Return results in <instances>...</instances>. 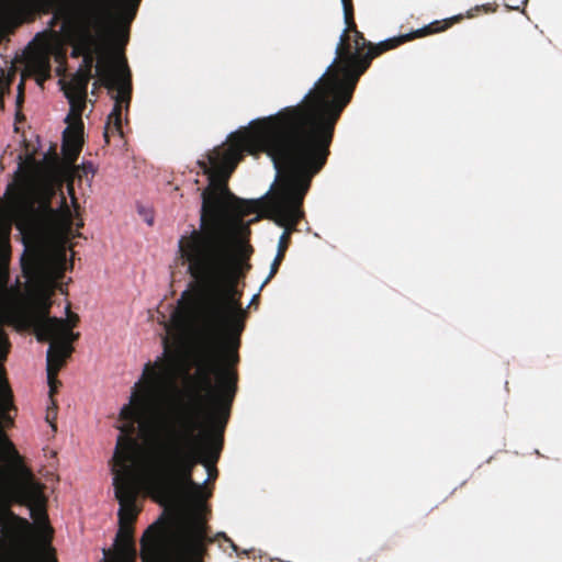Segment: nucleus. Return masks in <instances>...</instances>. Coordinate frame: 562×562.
Listing matches in <instances>:
<instances>
[{
  "instance_id": "9",
  "label": "nucleus",
  "mask_w": 562,
  "mask_h": 562,
  "mask_svg": "<svg viewBox=\"0 0 562 562\" xmlns=\"http://www.w3.org/2000/svg\"><path fill=\"white\" fill-rule=\"evenodd\" d=\"M213 541L206 522L194 518L170 536L165 550V562H204L207 546Z\"/></svg>"
},
{
  "instance_id": "20",
  "label": "nucleus",
  "mask_w": 562,
  "mask_h": 562,
  "mask_svg": "<svg viewBox=\"0 0 562 562\" xmlns=\"http://www.w3.org/2000/svg\"><path fill=\"white\" fill-rule=\"evenodd\" d=\"M38 211H41L45 215H52L54 213V210H53V207L50 205V196L49 195L43 196L41 199ZM27 212L31 215H35L36 214L37 210L35 209L34 202H30L27 204Z\"/></svg>"
},
{
  "instance_id": "27",
  "label": "nucleus",
  "mask_w": 562,
  "mask_h": 562,
  "mask_svg": "<svg viewBox=\"0 0 562 562\" xmlns=\"http://www.w3.org/2000/svg\"><path fill=\"white\" fill-rule=\"evenodd\" d=\"M67 191H68V194L71 198V203H72L74 207L77 209L78 207V202H77V198L75 195V189H74L72 182H69L67 184Z\"/></svg>"
},
{
  "instance_id": "6",
  "label": "nucleus",
  "mask_w": 562,
  "mask_h": 562,
  "mask_svg": "<svg viewBox=\"0 0 562 562\" xmlns=\"http://www.w3.org/2000/svg\"><path fill=\"white\" fill-rule=\"evenodd\" d=\"M135 0L134 2H136ZM117 0H77L71 9H61L57 14L67 23L77 26L81 33L80 42L71 52L72 57L85 56L95 37L110 40L125 45L130 36V26L136 16V4L127 10L115 8Z\"/></svg>"
},
{
  "instance_id": "33",
  "label": "nucleus",
  "mask_w": 562,
  "mask_h": 562,
  "mask_svg": "<svg viewBox=\"0 0 562 562\" xmlns=\"http://www.w3.org/2000/svg\"><path fill=\"white\" fill-rule=\"evenodd\" d=\"M258 300H259V295H258V294L254 295V297L251 299L250 304H255V303H257V302H258Z\"/></svg>"
},
{
  "instance_id": "32",
  "label": "nucleus",
  "mask_w": 562,
  "mask_h": 562,
  "mask_svg": "<svg viewBox=\"0 0 562 562\" xmlns=\"http://www.w3.org/2000/svg\"><path fill=\"white\" fill-rule=\"evenodd\" d=\"M60 204H61V207L68 209L67 202H66V198H65V195L63 193H61V196H60Z\"/></svg>"
},
{
  "instance_id": "11",
  "label": "nucleus",
  "mask_w": 562,
  "mask_h": 562,
  "mask_svg": "<svg viewBox=\"0 0 562 562\" xmlns=\"http://www.w3.org/2000/svg\"><path fill=\"white\" fill-rule=\"evenodd\" d=\"M23 274L27 279H38L44 276L48 267V256L41 245L26 246L21 258Z\"/></svg>"
},
{
  "instance_id": "31",
  "label": "nucleus",
  "mask_w": 562,
  "mask_h": 562,
  "mask_svg": "<svg viewBox=\"0 0 562 562\" xmlns=\"http://www.w3.org/2000/svg\"><path fill=\"white\" fill-rule=\"evenodd\" d=\"M82 169H83V171H85V173H86V175H87L88 172H91V173H93V172H94L92 164H87V165H86V164H83V165H82Z\"/></svg>"
},
{
  "instance_id": "13",
  "label": "nucleus",
  "mask_w": 562,
  "mask_h": 562,
  "mask_svg": "<svg viewBox=\"0 0 562 562\" xmlns=\"http://www.w3.org/2000/svg\"><path fill=\"white\" fill-rule=\"evenodd\" d=\"M52 302L49 299V294H41L33 303L31 311L27 314L29 325L32 327L36 339L42 337V331L44 333V325L53 321L55 317L49 316Z\"/></svg>"
},
{
  "instance_id": "21",
  "label": "nucleus",
  "mask_w": 562,
  "mask_h": 562,
  "mask_svg": "<svg viewBox=\"0 0 562 562\" xmlns=\"http://www.w3.org/2000/svg\"><path fill=\"white\" fill-rule=\"evenodd\" d=\"M95 66L97 65H94L93 46H91V48L88 52H86L85 56L82 57V64L80 65L79 70L92 72Z\"/></svg>"
},
{
  "instance_id": "35",
  "label": "nucleus",
  "mask_w": 562,
  "mask_h": 562,
  "mask_svg": "<svg viewBox=\"0 0 562 562\" xmlns=\"http://www.w3.org/2000/svg\"><path fill=\"white\" fill-rule=\"evenodd\" d=\"M146 221H147V223H148L149 225H151V224H153V218H148V220H146Z\"/></svg>"
},
{
  "instance_id": "25",
  "label": "nucleus",
  "mask_w": 562,
  "mask_h": 562,
  "mask_svg": "<svg viewBox=\"0 0 562 562\" xmlns=\"http://www.w3.org/2000/svg\"><path fill=\"white\" fill-rule=\"evenodd\" d=\"M10 515H11L12 517H14V518L19 521L20 526H21V527H22V528H23L27 533L33 529V526L27 521V519H25V518H21V517H18V516H14V514H13V513H11V512H10Z\"/></svg>"
},
{
  "instance_id": "3",
  "label": "nucleus",
  "mask_w": 562,
  "mask_h": 562,
  "mask_svg": "<svg viewBox=\"0 0 562 562\" xmlns=\"http://www.w3.org/2000/svg\"><path fill=\"white\" fill-rule=\"evenodd\" d=\"M228 418L225 413H214L207 392L198 389L190 405L160 411L148 420L146 440L151 458L145 474L160 494L172 498L183 492L195 501L206 497L203 486L192 479L193 470L202 464L207 481L217 479L223 436H212L205 423L220 427L223 432Z\"/></svg>"
},
{
  "instance_id": "7",
  "label": "nucleus",
  "mask_w": 562,
  "mask_h": 562,
  "mask_svg": "<svg viewBox=\"0 0 562 562\" xmlns=\"http://www.w3.org/2000/svg\"><path fill=\"white\" fill-rule=\"evenodd\" d=\"M22 480L19 481L11 491V499L18 504L29 506L31 516L40 525L37 530V548L35 558L49 562H57L55 550L50 546L53 539V528L49 526L46 513V497L43 492V485L35 481L32 471L23 465L20 467Z\"/></svg>"
},
{
  "instance_id": "24",
  "label": "nucleus",
  "mask_w": 562,
  "mask_h": 562,
  "mask_svg": "<svg viewBox=\"0 0 562 562\" xmlns=\"http://www.w3.org/2000/svg\"><path fill=\"white\" fill-rule=\"evenodd\" d=\"M134 1H135V0H117L115 8H116L117 10H127L126 8H130V5H132V3H134ZM140 1H142V0H137V1L135 2V4H136V7H135V8H136V11L138 10V7H139Z\"/></svg>"
},
{
  "instance_id": "8",
  "label": "nucleus",
  "mask_w": 562,
  "mask_h": 562,
  "mask_svg": "<svg viewBox=\"0 0 562 562\" xmlns=\"http://www.w3.org/2000/svg\"><path fill=\"white\" fill-rule=\"evenodd\" d=\"M44 333L38 337L41 342H49L46 352L47 383L52 393L61 385L57 379L59 371L66 366L75 348L72 344L79 339L80 334L74 333L76 323L66 322L64 318H54L44 325Z\"/></svg>"
},
{
  "instance_id": "34",
  "label": "nucleus",
  "mask_w": 562,
  "mask_h": 562,
  "mask_svg": "<svg viewBox=\"0 0 562 562\" xmlns=\"http://www.w3.org/2000/svg\"><path fill=\"white\" fill-rule=\"evenodd\" d=\"M60 260H61L63 262H65V261H66V254H65V251H63V252L60 254Z\"/></svg>"
},
{
  "instance_id": "12",
  "label": "nucleus",
  "mask_w": 562,
  "mask_h": 562,
  "mask_svg": "<svg viewBox=\"0 0 562 562\" xmlns=\"http://www.w3.org/2000/svg\"><path fill=\"white\" fill-rule=\"evenodd\" d=\"M95 76L98 79L93 82V90L103 86L108 90L113 91L122 80L123 67L119 69L112 58L102 55L95 66Z\"/></svg>"
},
{
  "instance_id": "30",
  "label": "nucleus",
  "mask_w": 562,
  "mask_h": 562,
  "mask_svg": "<svg viewBox=\"0 0 562 562\" xmlns=\"http://www.w3.org/2000/svg\"><path fill=\"white\" fill-rule=\"evenodd\" d=\"M65 321L69 322L70 324L76 323V325H77L79 322V316L77 314H70L69 317Z\"/></svg>"
},
{
  "instance_id": "29",
  "label": "nucleus",
  "mask_w": 562,
  "mask_h": 562,
  "mask_svg": "<svg viewBox=\"0 0 562 562\" xmlns=\"http://www.w3.org/2000/svg\"><path fill=\"white\" fill-rule=\"evenodd\" d=\"M8 34V26L0 24V43L5 38Z\"/></svg>"
},
{
  "instance_id": "26",
  "label": "nucleus",
  "mask_w": 562,
  "mask_h": 562,
  "mask_svg": "<svg viewBox=\"0 0 562 562\" xmlns=\"http://www.w3.org/2000/svg\"><path fill=\"white\" fill-rule=\"evenodd\" d=\"M18 90H19V93L16 95V106L21 108V105L24 101V83H23V81L20 82Z\"/></svg>"
},
{
  "instance_id": "18",
  "label": "nucleus",
  "mask_w": 562,
  "mask_h": 562,
  "mask_svg": "<svg viewBox=\"0 0 562 562\" xmlns=\"http://www.w3.org/2000/svg\"><path fill=\"white\" fill-rule=\"evenodd\" d=\"M64 93H65V97L67 98L69 105H70V111L67 116V121H70V119H75V120H77L76 125H80V122H82L81 115L86 108L87 95H81L80 93H74V92H64Z\"/></svg>"
},
{
  "instance_id": "28",
  "label": "nucleus",
  "mask_w": 562,
  "mask_h": 562,
  "mask_svg": "<svg viewBox=\"0 0 562 562\" xmlns=\"http://www.w3.org/2000/svg\"><path fill=\"white\" fill-rule=\"evenodd\" d=\"M8 89V81L3 78H0V105H2L3 94Z\"/></svg>"
},
{
  "instance_id": "2",
  "label": "nucleus",
  "mask_w": 562,
  "mask_h": 562,
  "mask_svg": "<svg viewBox=\"0 0 562 562\" xmlns=\"http://www.w3.org/2000/svg\"><path fill=\"white\" fill-rule=\"evenodd\" d=\"M333 139L294 127L259 119L244 132L232 135L227 145L216 147L207 161L199 160L203 175L228 178L243 159L244 153H266L279 177L269 199L274 222L284 228L278 252H286L291 235L304 216L303 202L312 179L324 168ZM228 187V183H226Z\"/></svg>"
},
{
  "instance_id": "19",
  "label": "nucleus",
  "mask_w": 562,
  "mask_h": 562,
  "mask_svg": "<svg viewBox=\"0 0 562 562\" xmlns=\"http://www.w3.org/2000/svg\"><path fill=\"white\" fill-rule=\"evenodd\" d=\"M56 393H57V391L52 393V389L49 387V392H48L49 405L47 406L46 416H45V419L52 427L53 431L57 430L56 419H57L58 406H57V402L54 398Z\"/></svg>"
},
{
  "instance_id": "14",
  "label": "nucleus",
  "mask_w": 562,
  "mask_h": 562,
  "mask_svg": "<svg viewBox=\"0 0 562 562\" xmlns=\"http://www.w3.org/2000/svg\"><path fill=\"white\" fill-rule=\"evenodd\" d=\"M83 124L68 126L63 134L61 150L67 161L75 162L83 145Z\"/></svg>"
},
{
  "instance_id": "10",
  "label": "nucleus",
  "mask_w": 562,
  "mask_h": 562,
  "mask_svg": "<svg viewBox=\"0 0 562 562\" xmlns=\"http://www.w3.org/2000/svg\"><path fill=\"white\" fill-rule=\"evenodd\" d=\"M114 90L116 91V93L112 97L114 99V106L108 116L103 133L106 144L110 143L111 134H119L123 137L122 108L125 105V109L128 110L132 100V75L125 58H123L122 80Z\"/></svg>"
},
{
  "instance_id": "5",
  "label": "nucleus",
  "mask_w": 562,
  "mask_h": 562,
  "mask_svg": "<svg viewBox=\"0 0 562 562\" xmlns=\"http://www.w3.org/2000/svg\"><path fill=\"white\" fill-rule=\"evenodd\" d=\"M164 355L154 363L147 362L142 380L135 384L128 404L120 412L123 425L117 437L113 456V485L119 508V531L114 551L104 550L110 562H135L136 548L134 541V524L139 509L136 506L139 470L137 467L138 443L134 438L135 424L143 416L151 402L165 397L170 391H178V358L171 350L167 337L162 339Z\"/></svg>"
},
{
  "instance_id": "16",
  "label": "nucleus",
  "mask_w": 562,
  "mask_h": 562,
  "mask_svg": "<svg viewBox=\"0 0 562 562\" xmlns=\"http://www.w3.org/2000/svg\"><path fill=\"white\" fill-rule=\"evenodd\" d=\"M50 60L46 55H35L27 61V70L35 77L40 86L50 78Z\"/></svg>"
},
{
  "instance_id": "15",
  "label": "nucleus",
  "mask_w": 562,
  "mask_h": 562,
  "mask_svg": "<svg viewBox=\"0 0 562 562\" xmlns=\"http://www.w3.org/2000/svg\"><path fill=\"white\" fill-rule=\"evenodd\" d=\"M161 535V527L158 522L150 525L144 532L140 547H142V560L144 562H155L159 553L158 539Z\"/></svg>"
},
{
  "instance_id": "4",
  "label": "nucleus",
  "mask_w": 562,
  "mask_h": 562,
  "mask_svg": "<svg viewBox=\"0 0 562 562\" xmlns=\"http://www.w3.org/2000/svg\"><path fill=\"white\" fill-rule=\"evenodd\" d=\"M341 3L346 27L336 46L335 59L300 104L286 106L265 120L333 139L336 124L373 58L406 41L443 31L460 20V16L446 20L441 27L435 22L415 33L374 45L357 27L352 0H341Z\"/></svg>"
},
{
  "instance_id": "1",
  "label": "nucleus",
  "mask_w": 562,
  "mask_h": 562,
  "mask_svg": "<svg viewBox=\"0 0 562 562\" xmlns=\"http://www.w3.org/2000/svg\"><path fill=\"white\" fill-rule=\"evenodd\" d=\"M201 198L199 227L182 236L178 246L188 273L205 291L191 350L195 384L207 392L214 413L227 418L238 389V351L247 317L237 289L239 234L250 233L241 217L255 213L260 201L236 196L216 176H211Z\"/></svg>"
},
{
  "instance_id": "17",
  "label": "nucleus",
  "mask_w": 562,
  "mask_h": 562,
  "mask_svg": "<svg viewBox=\"0 0 562 562\" xmlns=\"http://www.w3.org/2000/svg\"><path fill=\"white\" fill-rule=\"evenodd\" d=\"M93 72H86L83 70L78 69L77 72L72 76L69 83L63 87L64 92H74L80 93L81 95H87L88 85L90 80L93 78Z\"/></svg>"
},
{
  "instance_id": "22",
  "label": "nucleus",
  "mask_w": 562,
  "mask_h": 562,
  "mask_svg": "<svg viewBox=\"0 0 562 562\" xmlns=\"http://www.w3.org/2000/svg\"><path fill=\"white\" fill-rule=\"evenodd\" d=\"M284 256H285L284 254H281V252L277 251L274 260L272 261L271 267H270V273H269L268 278L265 280V282L262 283L261 286L266 285L277 274V272H278V270L280 268V265H281V262L284 259Z\"/></svg>"
},
{
  "instance_id": "23",
  "label": "nucleus",
  "mask_w": 562,
  "mask_h": 562,
  "mask_svg": "<svg viewBox=\"0 0 562 562\" xmlns=\"http://www.w3.org/2000/svg\"><path fill=\"white\" fill-rule=\"evenodd\" d=\"M497 10L496 3H486L482 5H476L475 8L471 9L468 13L469 18H473L476 15V13L483 11L484 13H493Z\"/></svg>"
}]
</instances>
